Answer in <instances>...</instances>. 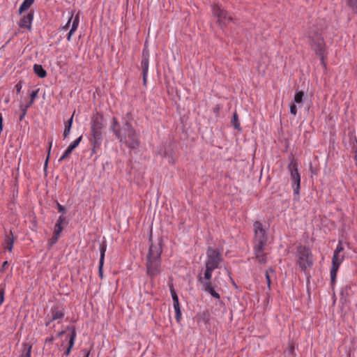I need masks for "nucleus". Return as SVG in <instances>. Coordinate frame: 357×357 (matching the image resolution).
<instances>
[{"label": "nucleus", "instance_id": "37", "mask_svg": "<svg viewBox=\"0 0 357 357\" xmlns=\"http://www.w3.org/2000/svg\"><path fill=\"white\" fill-rule=\"evenodd\" d=\"M290 112L293 115L296 116L297 114V108L296 106L294 104H291L290 105Z\"/></svg>", "mask_w": 357, "mask_h": 357}, {"label": "nucleus", "instance_id": "9", "mask_svg": "<svg viewBox=\"0 0 357 357\" xmlns=\"http://www.w3.org/2000/svg\"><path fill=\"white\" fill-rule=\"evenodd\" d=\"M288 169L290 172L292 181V188L294 195H298L301 188V176L298 173V165L294 158L292 157L290 163L288 165Z\"/></svg>", "mask_w": 357, "mask_h": 357}, {"label": "nucleus", "instance_id": "34", "mask_svg": "<svg viewBox=\"0 0 357 357\" xmlns=\"http://www.w3.org/2000/svg\"><path fill=\"white\" fill-rule=\"evenodd\" d=\"M62 230H63V227L61 226V225L56 222V225H55L54 233H55V234H56V235H60Z\"/></svg>", "mask_w": 357, "mask_h": 357}, {"label": "nucleus", "instance_id": "14", "mask_svg": "<svg viewBox=\"0 0 357 357\" xmlns=\"http://www.w3.org/2000/svg\"><path fill=\"white\" fill-rule=\"evenodd\" d=\"M158 154L162 157L167 158L169 163H174V160L173 158V150L170 144H164L162 146H161L160 151H158Z\"/></svg>", "mask_w": 357, "mask_h": 357}, {"label": "nucleus", "instance_id": "43", "mask_svg": "<svg viewBox=\"0 0 357 357\" xmlns=\"http://www.w3.org/2000/svg\"><path fill=\"white\" fill-rule=\"evenodd\" d=\"M27 109H28V106H25V105H22L20 106V110H21L22 114H26Z\"/></svg>", "mask_w": 357, "mask_h": 357}, {"label": "nucleus", "instance_id": "21", "mask_svg": "<svg viewBox=\"0 0 357 357\" xmlns=\"http://www.w3.org/2000/svg\"><path fill=\"white\" fill-rule=\"evenodd\" d=\"M78 25H79V15H77L73 20L71 29L67 36V40L68 41H70L71 36L73 34V33L76 31V29H77Z\"/></svg>", "mask_w": 357, "mask_h": 357}, {"label": "nucleus", "instance_id": "47", "mask_svg": "<svg viewBox=\"0 0 357 357\" xmlns=\"http://www.w3.org/2000/svg\"><path fill=\"white\" fill-rule=\"evenodd\" d=\"M351 289V285H346L344 289H342L341 291V294L343 295L344 291H347V289Z\"/></svg>", "mask_w": 357, "mask_h": 357}, {"label": "nucleus", "instance_id": "44", "mask_svg": "<svg viewBox=\"0 0 357 357\" xmlns=\"http://www.w3.org/2000/svg\"><path fill=\"white\" fill-rule=\"evenodd\" d=\"M8 261H4L2 264L0 271L3 272L6 270V268L8 267Z\"/></svg>", "mask_w": 357, "mask_h": 357}, {"label": "nucleus", "instance_id": "27", "mask_svg": "<svg viewBox=\"0 0 357 357\" xmlns=\"http://www.w3.org/2000/svg\"><path fill=\"white\" fill-rule=\"evenodd\" d=\"M231 123L235 129L240 130H241V126L238 121V116L236 112H234L233 114L232 119H231Z\"/></svg>", "mask_w": 357, "mask_h": 357}, {"label": "nucleus", "instance_id": "54", "mask_svg": "<svg viewBox=\"0 0 357 357\" xmlns=\"http://www.w3.org/2000/svg\"><path fill=\"white\" fill-rule=\"evenodd\" d=\"M89 353H87V354L85 355V357H89Z\"/></svg>", "mask_w": 357, "mask_h": 357}, {"label": "nucleus", "instance_id": "4", "mask_svg": "<svg viewBox=\"0 0 357 357\" xmlns=\"http://www.w3.org/2000/svg\"><path fill=\"white\" fill-rule=\"evenodd\" d=\"M309 42L312 49L320 56L322 63L325 66L324 61L325 54V43L321 36V27H316L315 25L310 26L307 32Z\"/></svg>", "mask_w": 357, "mask_h": 357}, {"label": "nucleus", "instance_id": "30", "mask_svg": "<svg viewBox=\"0 0 357 357\" xmlns=\"http://www.w3.org/2000/svg\"><path fill=\"white\" fill-rule=\"evenodd\" d=\"M170 291H171V294H172V300H173L174 306L180 305L178 296H177L173 287L170 288Z\"/></svg>", "mask_w": 357, "mask_h": 357}, {"label": "nucleus", "instance_id": "31", "mask_svg": "<svg viewBox=\"0 0 357 357\" xmlns=\"http://www.w3.org/2000/svg\"><path fill=\"white\" fill-rule=\"evenodd\" d=\"M174 310L176 312V320L177 322H180V321L181 319V311L180 305H174Z\"/></svg>", "mask_w": 357, "mask_h": 357}, {"label": "nucleus", "instance_id": "8", "mask_svg": "<svg viewBox=\"0 0 357 357\" xmlns=\"http://www.w3.org/2000/svg\"><path fill=\"white\" fill-rule=\"evenodd\" d=\"M206 261L205 262L206 267H208L211 269L219 268L220 264L222 261L223 259L221 253L215 249L211 247L208 248L206 250Z\"/></svg>", "mask_w": 357, "mask_h": 357}, {"label": "nucleus", "instance_id": "23", "mask_svg": "<svg viewBox=\"0 0 357 357\" xmlns=\"http://www.w3.org/2000/svg\"><path fill=\"white\" fill-rule=\"evenodd\" d=\"M73 121V114L71 116L70 119L66 123L64 131H63V137L64 139L67 138L70 134V129L72 127Z\"/></svg>", "mask_w": 357, "mask_h": 357}, {"label": "nucleus", "instance_id": "17", "mask_svg": "<svg viewBox=\"0 0 357 357\" xmlns=\"http://www.w3.org/2000/svg\"><path fill=\"white\" fill-rule=\"evenodd\" d=\"M67 330L70 331V334L69 336L68 347L63 354V355L66 356L70 354L71 349L74 345L75 340L76 337V330L74 326H68Z\"/></svg>", "mask_w": 357, "mask_h": 357}, {"label": "nucleus", "instance_id": "52", "mask_svg": "<svg viewBox=\"0 0 357 357\" xmlns=\"http://www.w3.org/2000/svg\"><path fill=\"white\" fill-rule=\"evenodd\" d=\"M3 123V116L2 114L0 113V124Z\"/></svg>", "mask_w": 357, "mask_h": 357}, {"label": "nucleus", "instance_id": "41", "mask_svg": "<svg viewBox=\"0 0 357 357\" xmlns=\"http://www.w3.org/2000/svg\"><path fill=\"white\" fill-rule=\"evenodd\" d=\"M66 217L63 216V215H60L57 220V223H59L61 225H62L63 222H66Z\"/></svg>", "mask_w": 357, "mask_h": 357}, {"label": "nucleus", "instance_id": "12", "mask_svg": "<svg viewBox=\"0 0 357 357\" xmlns=\"http://www.w3.org/2000/svg\"><path fill=\"white\" fill-rule=\"evenodd\" d=\"M344 259V255L333 254L332 258V267L331 270V284L332 286H333L335 283L337 273Z\"/></svg>", "mask_w": 357, "mask_h": 357}, {"label": "nucleus", "instance_id": "2", "mask_svg": "<svg viewBox=\"0 0 357 357\" xmlns=\"http://www.w3.org/2000/svg\"><path fill=\"white\" fill-rule=\"evenodd\" d=\"M253 227L255 232L254 248L256 259L259 263L265 264L266 262V255L264 252V250L268 240L266 231L259 221H255Z\"/></svg>", "mask_w": 357, "mask_h": 357}, {"label": "nucleus", "instance_id": "1", "mask_svg": "<svg viewBox=\"0 0 357 357\" xmlns=\"http://www.w3.org/2000/svg\"><path fill=\"white\" fill-rule=\"evenodd\" d=\"M149 241L150 245L146 259V269L147 275L151 280H153L162 271L161 255L162 252V240L160 239L157 244H154L152 241V234L151 233Z\"/></svg>", "mask_w": 357, "mask_h": 357}, {"label": "nucleus", "instance_id": "13", "mask_svg": "<svg viewBox=\"0 0 357 357\" xmlns=\"http://www.w3.org/2000/svg\"><path fill=\"white\" fill-rule=\"evenodd\" d=\"M51 318L46 322L47 326H48L52 321L63 318L65 314L64 309L61 305H55L51 308Z\"/></svg>", "mask_w": 357, "mask_h": 357}, {"label": "nucleus", "instance_id": "11", "mask_svg": "<svg viewBox=\"0 0 357 357\" xmlns=\"http://www.w3.org/2000/svg\"><path fill=\"white\" fill-rule=\"evenodd\" d=\"M149 57H150L149 50L146 46V44L145 43L144 47L142 51V61H141V69H142V72L143 85L144 86H146L147 84V75H148L149 66Z\"/></svg>", "mask_w": 357, "mask_h": 357}, {"label": "nucleus", "instance_id": "25", "mask_svg": "<svg viewBox=\"0 0 357 357\" xmlns=\"http://www.w3.org/2000/svg\"><path fill=\"white\" fill-rule=\"evenodd\" d=\"M82 136L79 137L73 143L70 144V146L67 148V149L65 151L68 153L69 155H70L72 151L79 145V144L82 141Z\"/></svg>", "mask_w": 357, "mask_h": 357}, {"label": "nucleus", "instance_id": "45", "mask_svg": "<svg viewBox=\"0 0 357 357\" xmlns=\"http://www.w3.org/2000/svg\"><path fill=\"white\" fill-rule=\"evenodd\" d=\"M15 87L16 89L17 93H20L22 89L21 82H20L19 83H17Z\"/></svg>", "mask_w": 357, "mask_h": 357}, {"label": "nucleus", "instance_id": "5", "mask_svg": "<svg viewBox=\"0 0 357 357\" xmlns=\"http://www.w3.org/2000/svg\"><path fill=\"white\" fill-rule=\"evenodd\" d=\"M110 130L114 132L115 137L122 143H124L130 149H135L139 147V140L135 130L127 135L122 137L121 130H119V124L116 118L113 117Z\"/></svg>", "mask_w": 357, "mask_h": 357}, {"label": "nucleus", "instance_id": "50", "mask_svg": "<svg viewBox=\"0 0 357 357\" xmlns=\"http://www.w3.org/2000/svg\"><path fill=\"white\" fill-rule=\"evenodd\" d=\"M34 101H32L31 99H30V101L25 106H28V108L33 103Z\"/></svg>", "mask_w": 357, "mask_h": 357}, {"label": "nucleus", "instance_id": "38", "mask_svg": "<svg viewBox=\"0 0 357 357\" xmlns=\"http://www.w3.org/2000/svg\"><path fill=\"white\" fill-rule=\"evenodd\" d=\"M56 205H57V208H58V211L62 213H66V209L64 206H63L62 205H61L59 202H56Z\"/></svg>", "mask_w": 357, "mask_h": 357}, {"label": "nucleus", "instance_id": "35", "mask_svg": "<svg viewBox=\"0 0 357 357\" xmlns=\"http://www.w3.org/2000/svg\"><path fill=\"white\" fill-rule=\"evenodd\" d=\"M59 236L60 235H56V234H55V233H54L52 237L50 240V246H52L54 244H55L57 242Z\"/></svg>", "mask_w": 357, "mask_h": 357}, {"label": "nucleus", "instance_id": "3", "mask_svg": "<svg viewBox=\"0 0 357 357\" xmlns=\"http://www.w3.org/2000/svg\"><path fill=\"white\" fill-rule=\"evenodd\" d=\"M104 117L103 115L96 112L93 115L91 120V133L92 138L90 139L92 143V152L96 153L100 149L103 140Z\"/></svg>", "mask_w": 357, "mask_h": 357}, {"label": "nucleus", "instance_id": "26", "mask_svg": "<svg viewBox=\"0 0 357 357\" xmlns=\"http://www.w3.org/2000/svg\"><path fill=\"white\" fill-rule=\"evenodd\" d=\"M294 351L295 347L294 342H289L288 350L284 351L285 357H295Z\"/></svg>", "mask_w": 357, "mask_h": 357}, {"label": "nucleus", "instance_id": "46", "mask_svg": "<svg viewBox=\"0 0 357 357\" xmlns=\"http://www.w3.org/2000/svg\"><path fill=\"white\" fill-rule=\"evenodd\" d=\"M54 341V337L52 336L50 337H47L46 340H45V343L47 344H52V342Z\"/></svg>", "mask_w": 357, "mask_h": 357}, {"label": "nucleus", "instance_id": "18", "mask_svg": "<svg viewBox=\"0 0 357 357\" xmlns=\"http://www.w3.org/2000/svg\"><path fill=\"white\" fill-rule=\"evenodd\" d=\"M14 241L15 239L13 234L12 231H10V234H6L4 239V248L11 252L13 250Z\"/></svg>", "mask_w": 357, "mask_h": 357}, {"label": "nucleus", "instance_id": "29", "mask_svg": "<svg viewBox=\"0 0 357 357\" xmlns=\"http://www.w3.org/2000/svg\"><path fill=\"white\" fill-rule=\"evenodd\" d=\"M304 93L303 91H298L294 96V102L296 104L302 103Z\"/></svg>", "mask_w": 357, "mask_h": 357}, {"label": "nucleus", "instance_id": "39", "mask_svg": "<svg viewBox=\"0 0 357 357\" xmlns=\"http://www.w3.org/2000/svg\"><path fill=\"white\" fill-rule=\"evenodd\" d=\"M4 294H5L4 289H0V305L3 303V302L4 301Z\"/></svg>", "mask_w": 357, "mask_h": 357}, {"label": "nucleus", "instance_id": "22", "mask_svg": "<svg viewBox=\"0 0 357 357\" xmlns=\"http://www.w3.org/2000/svg\"><path fill=\"white\" fill-rule=\"evenodd\" d=\"M33 71L40 78H44L47 76L46 70L40 64L33 66Z\"/></svg>", "mask_w": 357, "mask_h": 357}, {"label": "nucleus", "instance_id": "49", "mask_svg": "<svg viewBox=\"0 0 357 357\" xmlns=\"http://www.w3.org/2000/svg\"><path fill=\"white\" fill-rule=\"evenodd\" d=\"M65 333H66V331H60V332L58 333V336H59V337H61V336H62V335H63Z\"/></svg>", "mask_w": 357, "mask_h": 357}, {"label": "nucleus", "instance_id": "16", "mask_svg": "<svg viewBox=\"0 0 357 357\" xmlns=\"http://www.w3.org/2000/svg\"><path fill=\"white\" fill-rule=\"evenodd\" d=\"M106 249H107V245H106L105 243H102L100 245V257L99 267H98V273H99V276L101 279L103 278L102 267H103V264H104Z\"/></svg>", "mask_w": 357, "mask_h": 357}, {"label": "nucleus", "instance_id": "36", "mask_svg": "<svg viewBox=\"0 0 357 357\" xmlns=\"http://www.w3.org/2000/svg\"><path fill=\"white\" fill-rule=\"evenodd\" d=\"M39 91V89L35 90V91H33L31 92V93L30 94V99L32 100V101H34V100L36 99V98L37 97V95H38V93Z\"/></svg>", "mask_w": 357, "mask_h": 357}, {"label": "nucleus", "instance_id": "48", "mask_svg": "<svg viewBox=\"0 0 357 357\" xmlns=\"http://www.w3.org/2000/svg\"><path fill=\"white\" fill-rule=\"evenodd\" d=\"M72 18H73V15L70 17V18L68 21L67 24L64 26V29H67L69 26Z\"/></svg>", "mask_w": 357, "mask_h": 357}, {"label": "nucleus", "instance_id": "10", "mask_svg": "<svg viewBox=\"0 0 357 357\" xmlns=\"http://www.w3.org/2000/svg\"><path fill=\"white\" fill-rule=\"evenodd\" d=\"M212 11L213 15L217 17L218 25L221 29H223L229 22L233 21V17L228 14L227 11L218 5L213 6Z\"/></svg>", "mask_w": 357, "mask_h": 357}, {"label": "nucleus", "instance_id": "19", "mask_svg": "<svg viewBox=\"0 0 357 357\" xmlns=\"http://www.w3.org/2000/svg\"><path fill=\"white\" fill-rule=\"evenodd\" d=\"M32 345L24 342L22 344V349L20 357H31Z\"/></svg>", "mask_w": 357, "mask_h": 357}, {"label": "nucleus", "instance_id": "6", "mask_svg": "<svg viewBox=\"0 0 357 357\" xmlns=\"http://www.w3.org/2000/svg\"><path fill=\"white\" fill-rule=\"evenodd\" d=\"M213 271V269L206 267L204 275H202V272L199 273L197 275V282L201 284L202 291L208 293L215 298L220 299V296L215 291L218 286L211 280Z\"/></svg>", "mask_w": 357, "mask_h": 357}, {"label": "nucleus", "instance_id": "53", "mask_svg": "<svg viewBox=\"0 0 357 357\" xmlns=\"http://www.w3.org/2000/svg\"><path fill=\"white\" fill-rule=\"evenodd\" d=\"M3 130V123L0 124V132Z\"/></svg>", "mask_w": 357, "mask_h": 357}, {"label": "nucleus", "instance_id": "51", "mask_svg": "<svg viewBox=\"0 0 357 357\" xmlns=\"http://www.w3.org/2000/svg\"><path fill=\"white\" fill-rule=\"evenodd\" d=\"M26 114H21L20 116V121H22V119H24V117L25 116Z\"/></svg>", "mask_w": 357, "mask_h": 357}, {"label": "nucleus", "instance_id": "24", "mask_svg": "<svg viewBox=\"0 0 357 357\" xmlns=\"http://www.w3.org/2000/svg\"><path fill=\"white\" fill-rule=\"evenodd\" d=\"M34 0H24L19 8V13L21 14L24 11L28 10L33 3Z\"/></svg>", "mask_w": 357, "mask_h": 357}, {"label": "nucleus", "instance_id": "40", "mask_svg": "<svg viewBox=\"0 0 357 357\" xmlns=\"http://www.w3.org/2000/svg\"><path fill=\"white\" fill-rule=\"evenodd\" d=\"M52 142H50V146H49V149H48V155L46 158V160H45V168L47 167V162H48V160H49V158H50V151H51V148H52Z\"/></svg>", "mask_w": 357, "mask_h": 357}, {"label": "nucleus", "instance_id": "20", "mask_svg": "<svg viewBox=\"0 0 357 357\" xmlns=\"http://www.w3.org/2000/svg\"><path fill=\"white\" fill-rule=\"evenodd\" d=\"M119 130H121L122 137H124L135 130L130 123L128 121H125L121 128L119 127Z\"/></svg>", "mask_w": 357, "mask_h": 357}, {"label": "nucleus", "instance_id": "28", "mask_svg": "<svg viewBox=\"0 0 357 357\" xmlns=\"http://www.w3.org/2000/svg\"><path fill=\"white\" fill-rule=\"evenodd\" d=\"M347 4L357 14V0H345Z\"/></svg>", "mask_w": 357, "mask_h": 357}, {"label": "nucleus", "instance_id": "7", "mask_svg": "<svg viewBox=\"0 0 357 357\" xmlns=\"http://www.w3.org/2000/svg\"><path fill=\"white\" fill-rule=\"evenodd\" d=\"M298 263L302 271L312 266L313 264L312 255L310 248L306 246H299L298 248Z\"/></svg>", "mask_w": 357, "mask_h": 357}, {"label": "nucleus", "instance_id": "32", "mask_svg": "<svg viewBox=\"0 0 357 357\" xmlns=\"http://www.w3.org/2000/svg\"><path fill=\"white\" fill-rule=\"evenodd\" d=\"M269 273H274V270L272 268H269L266 271V279L268 287L270 289H271V276L269 275Z\"/></svg>", "mask_w": 357, "mask_h": 357}, {"label": "nucleus", "instance_id": "42", "mask_svg": "<svg viewBox=\"0 0 357 357\" xmlns=\"http://www.w3.org/2000/svg\"><path fill=\"white\" fill-rule=\"evenodd\" d=\"M69 156H70V155L65 151L63 153V154L61 155V157L59 159V162H61V161L64 160L65 159L68 158Z\"/></svg>", "mask_w": 357, "mask_h": 357}, {"label": "nucleus", "instance_id": "33", "mask_svg": "<svg viewBox=\"0 0 357 357\" xmlns=\"http://www.w3.org/2000/svg\"><path fill=\"white\" fill-rule=\"evenodd\" d=\"M344 250V248L342 246V241H340L336 249L334 251L333 254H340Z\"/></svg>", "mask_w": 357, "mask_h": 357}, {"label": "nucleus", "instance_id": "15", "mask_svg": "<svg viewBox=\"0 0 357 357\" xmlns=\"http://www.w3.org/2000/svg\"><path fill=\"white\" fill-rule=\"evenodd\" d=\"M33 18V13L29 12L26 15H24L19 22L20 28L31 29V23Z\"/></svg>", "mask_w": 357, "mask_h": 357}]
</instances>
